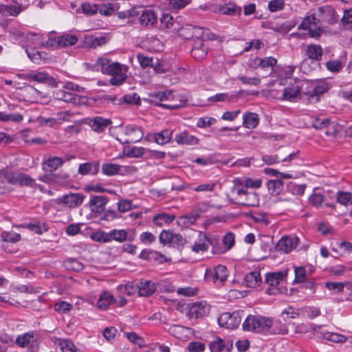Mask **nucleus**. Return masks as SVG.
I'll use <instances>...</instances> for the list:
<instances>
[{"mask_svg": "<svg viewBox=\"0 0 352 352\" xmlns=\"http://www.w3.org/2000/svg\"><path fill=\"white\" fill-rule=\"evenodd\" d=\"M93 67L103 74L110 76L109 83L111 85L120 86L126 80L128 67L118 62H113L107 56L98 58Z\"/></svg>", "mask_w": 352, "mask_h": 352, "instance_id": "f257e3e1", "label": "nucleus"}, {"mask_svg": "<svg viewBox=\"0 0 352 352\" xmlns=\"http://www.w3.org/2000/svg\"><path fill=\"white\" fill-rule=\"evenodd\" d=\"M228 271L225 265H218L206 270L204 278L208 282L222 285L227 280Z\"/></svg>", "mask_w": 352, "mask_h": 352, "instance_id": "f03ea898", "label": "nucleus"}, {"mask_svg": "<svg viewBox=\"0 0 352 352\" xmlns=\"http://www.w3.org/2000/svg\"><path fill=\"white\" fill-rule=\"evenodd\" d=\"M123 135L126 138H118V140L122 144H131L140 142L144 137V132L140 126L129 124L124 127Z\"/></svg>", "mask_w": 352, "mask_h": 352, "instance_id": "7ed1b4c3", "label": "nucleus"}, {"mask_svg": "<svg viewBox=\"0 0 352 352\" xmlns=\"http://www.w3.org/2000/svg\"><path fill=\"white\" fill-rule=\"evenodd\" d=\"M218 324L226 329H236L241 321V311H236L232 313L224 312L218 318Z\"/></svg>", "mask_w": 352, "mask_h": 352, "instance_id": "20e7f679", "label": "nucleus"}, {"mask_svg": "<svg viewBox=\"0 0 352 352\" xmlns=\"http://www.w3.org/2000/svg\"><path fill=\"white\" fill-rule=\"evenodd\" d=\"M309 82L306 80H294V83L284 89L283 98L284 100H292L300 92H304L308 88Z\"/></svg>", "mask_w": 352, "mask_h": 352, "instance_id": "39448f33", "label": "nucleus"}, {"mask_svg": "<svg viewBox=\"0 0 352 352\" xmlns=\"http://www.w3.org/2000/svg\"><path fill=\"white\" fill-rule=\"evenodd\" d=\"M266 320L267 318L250 315L243 322V329L256 333L266 331Z\"/></svg>", "mask_w": 352, "mask_h": 352, "instance_id": "423d86ee", "label": "nucleus"}, {"mask_svg": "<svg viewBox=\"0 0 352 352\" xmlns=\"http://www.w3.org/2000/svg\"><path fill=\"white\" fill-rule=\"evenodd\" d=\"M217 243V239L215 237L199 232L197 239L192 246V250L195 253H203L208 251L210 245H212L214 249Z\"/></svg>", "mask_w": 352, "mask_h": 352, "instance_id": "0eeeda50", "label": "nucleus"}, {"mask_svg": "<svg viewBox=\"0 0 352 352\" xmlns=\"http://www.w3.org/2000/svg\"><path fill=\"white\" fill-rule=\"evenodd\" d=\"M28 40H32L33 44L37 45L42 43L43 45L47 48L52 50L60 48V43L59 42V36H54L50 35L47 40L45 41H41V36L35 32H28L26 34Z\"/></svg>", "mask_w": 352, "mask_h": 352, "instance_id": "6e6552de", "label": "nucleus"}, {"mask_svg": "<svg viewBox=\"0 0 352 352\" xmlns=\"http://www.w3.org/2000/svg\"><path fill=\"white\" fill-rule=\"evenodd\" d=\"M173 137V131L165 129L157 133H150L145 136V140L151 142H155L158 145L163 146L168 144Z\"/></svg>", "mask_w": 352, "mask_h": 352, "instance_id": "1a4fd4ad", "label": "nucleus"}, {"mask_svg": "<svg viewBox=\"0 0 352 352\" xmlns=\"http://www.w3.org/2000/svg\"><path fill=\"white\" fill-rule=\"evenodd\" d=\"M15 5L0 4V12L3 14H9L16 16L23 10L26 9L29 5L28 0H12Z\"/></svg>", "mask_w": 352, "mask_h": 352, "instance_id": "9d476101", "label": "nucleus"}, {"mask_svg": "<svg viewBox=\"0 0 352 352\" xmlns=\"http://www.w3.org/2000/svg\"><path fill=\"white\" fill-rule=\"evenodd\" d=\"M299 238L294 235L282 236L276 243V249L279 252L289 253L296 248Z\"/></svg>", "mask_w": 352, "mask_h": 352, "instance_id": "9b49d317", "label": "nucleus"}, {"mask_svg": "<svg viewBox=\"0 0 352 352\" xmlns=\"http://www.w3.org/2000/svg\"><path fill=\"white\" fill-rule=\"evenodd\" d=\"M85 197V195L82 193L69 192L60 197L58 201L65 207L75 208L83 203Z\"/></svg>", "mask_w": 352, "mask_h": 352, "instance_id": "f8f14e48", "label": "nucleus"}, {"mask_svg": "<svg viewBox=\"0 0 352 352\" xmlns=\"http://www.w3.org/2000/svg\"><path fill=\"white\" fill-rule=\"evenodd\" d=\"M16 343L19 346L28 347L33 351L38 346V336L33 331L25 333L17 337Z\"/></svg>", "mask_w": 352, "mask_h": 352, "instance_id": "ddd939ff", "label": "nucleus"}, {"mask_svg": "<svg viewBox=\"0 0 352 352\" xmlns=\"http://www.w3.org/2000/svg\"><path fill=\"white\" fill-rule=\"evenodd\" d=\"M210 307L206 301H197L190 305L188 314L191 318H201L208 315Z\"/></svg>", "mask_w": 352, "mask_h": 352, "instance_id": "4468645a", "label": "nucleus"}, {"mask_svg": "<svg viewBox=\"0 0 352 352\" xmlns=\"http://www.w3.org/2000/svg\"><path fill=\"white\" fill-rule=\"evenodd\" d=\"M8 179L12 184L34 187L36 182L30 176L23 173H14L8 176Z\"/></svg>", "mask_w": 352, "mask_h": 352, "instance_id": "2eb2a0df", "label": "nucleus"}, {"mask_svg": "<svg viewBox=\"0 0 352 352\" xmlns=\"http://www.w3.org/2000/svg\"><path fill=\"white\" fill-rule=\"evenodd\" d=\"M109 198L105 196L95 195L90 198L87 204L91 212L100 214L104 211Z\"/></svg>", "mask_w": 352, "mask_h": 352, "instance_id": "dca6fc26", "label": "nucleus"}, {"mask_svg": "<svg viewBox=\"0 0 352 352\" xmlns=\"http://www.w3.org/2000/svg\"><path fill=\"white\" fill-rule=\"evenodd\" d=\"M182 31H187L188 32L187 37H195L198 41H203L206 39H210V32L208 29H204L199 26L187 25L186 28H182Z\"/></svg>", "mask_w": 352, "mask_h": 352, "instance_id": "f3484780", "label": "nucleus"}, {"mask_svg": "<svg viewBox=\"0 0 352 352\" xmlns=\"http://www.w3.org/2000/svg\"><path fill=\"white\" fill-rule=\"evenodd\" d=\"M232 347V340H223L219 337L216 338L209 344V348L211 352H229Z\"/></svg>", "mask_w": 352, "mask_h": 352, "instance_id": "a211bd4d", "label": "nucleus"}, {"mask_svg": "<svg viewBox=\"0 0 352 352\" xmlns=\"http://www.w3.org/2000/svg\"><path fill=\"white\" fill-rule=\"evenodd\" d=\"M55 100L70 102L73 104H79L81 97L78 95L69 91L63 87V89H58L54 92Z\"/></svg>", "mask_w": 352, "mask_h": 352, "instance_id": "6ab92c4d", "label": "nucleus"}, {"mask_svg": "<svg viewBox=\"0 0 352 352\" xmlns=\"http://www.w3.org/2000/svg\"><path fill=\"white\" fill-rule=\"evenodd\" d=\"M233 182L234 185L230 188L229 196L234 203L240 204L248 187L241 184L239 179H234Z\"/></svg>", "mask_w": 352, "mask_h": 352, "instance_id": "aec40b11", "label": "nucleus"}, {"mask_svg": "<svg viewBox=\"0 0 352 352\" xmlns=\"http://www.w3.org/2000/svg\"><path fill=\"white\" fill-rule=\"evenodd\" d=\"M318 15L320 20L333 24L338 21L336 11L329 6H321L318 8Z\"/></svg>", "mask_w": 352, "mask_h": 352, "instance_id": "412c9836", "label": "nucleus"}, {"mask_svg": "<svg viewBox=\"0 0 352 352\" xmlns=\"http://www.w3.org/2000/svg\"><path fill=\"white\" fill-rule=\"evenodd\" d=\"M175 141L179 145L195 146L199 143V140L196 136L190 134L186 131L177 133Z\"/></svg>", "mask_w": 352, "mask_h": 352, "instance_id": "4be33fe9", "label": "nucleus"}, {"mask_svg": "<svg viewBox=\"0 0 352 352\" xmlns=\"http://www.w3.org/2000/svg\"><path fill=\"white\" fill-rule=\"evenodd\" d=\"M266 331L273 334H286L288 332V329L285 323L279 320H273L271 318H267L266 320Z\"/></svg>", "mask_w": 352, "mask_h": 352, "instance_id": "5701e85b", "label": "nucleus"}, {"mask_svg": "<svg viewBox=\"0 0 352 352\" xmlns=\"http://www.w3.org/2000/svg\"><path fill=\"white\" fill-rule=\"evenodd\" d=\"M29 79L41 83H45L52 87L57 86V81L45 72H32L29 74Z\"/></svg>", "mask_w": 352, "mask_h": 352, "instance_id": "b1692460", "label": "nucleus"}, {"mask_svg": "<svg viewBox=\"0 0 352 352\" xmlns=\"http://www.w3.org/2000/svg\"><path fill=\"white\" fill-rule=\"evenodd\" d=\"M308 87L310 88V90L307 89L305 91V94H310L311 96H319L326 91H327L330 86L329 85L324 81H320L318 82H310L308 85Z\"/></svg>", "mask_w": 352, "mask_h": 352, "instance_id": "393cba45", "label": "nucleus"}, {"mask_svg": "<svg viewBox=\"0 0 352 352\" xmlns=\"http://www.w3.org/2000/svg\"><path fill=\"white\" fill-rule=\"evenodd\" d=\"M240 205L256 207L259 205V197L258 194L252 189L246 188L243 196Z\"/></svg>", "mask_w": 352, "mask_h": 352, "instance_id": "a878e982", "label": "nucleus"}, {"mask_svg": "<svg viewBox=\"0 0 352 352\" xmlns=\"http://www.w3.org/2000/svg\"><path fill=\"white\" fill-rule=\"evenodd\" d=\"M139 296L147 297L152 295L156 290V286L151 280H144L137 285Z\"/></svg>", "mask_w": 352, "mask_h": 352, "instance_id": "bb28decb", "label": "nucleus"}, {"mask_svg": "<svg viewBox=\"0 0 352 352\" xmlns=\"http://www.w3.org/2000/svg\"><path fill=\"white\" fill-rule=\"evenodd\" d=\"M116 301L114 296L108 291L102 292L96 302V307L102 310H106Z\"/></svg>", "mask_w": 352, "mask_h": 352, "instance_id": "cd10ccee", "label": "nucleus"}, {"mask_svg": "<svg viewBox=\"0 0 352 352\" xmlns=\"http://www.w3.org/2000/svg\"><path fill=\"white\" fill-rule=\"evenodd\" d=\"M112 123L110 119L97 116L90 120L89 125L96 132H102L109 124Z\"/></svg>", "mask_w": 352, "mask_h": 352, "instance_id": "c85d7f7f", "label": "nucleus"}, {"mask_svg": "<svg viewBox=\"0 0 352 352\" xmlns=\"http://www.w3.org/2000/svg\"><path fill=\"white\" fill-rule=\"evenodd\" d=\"M157 15L152 10H141V15L140 16V21L142 25L144 26H153L157 22Z\"/></svg>", "mask_w": 352, "mask_h": 352, "instance_id": "c756f323", "label": "nucleus"}, {"mask_svg": "<svg viewBox=\"0 0 352 352\" xmlns=\"http://www.w3.org/2000/svg\"><path fill=\"white\" fill-rule=\"evenodd\" d=\"M332 250L340 256H344L352 252V243L337 241L332 245Z\"/></svg>", "mask_w": 352, "mask_h": 352, "instance_id": "7c9ffc66", "label": "nucleus"}, {"mask_svg": "<svg viewBox=\"0 0 352 352\" xmlns=\"http://www.w3.org/2000/svg\"><path fill=\"white\" fill-rule=\"evenodd\" d=\"M322 52V47L316 44H309L307 45L305 50V53L307 58L317 61L321 60Z\"/></svg>", "mask_w": 352, "mask_h": 352, "instance_id": "2f4dec72", "label": "nucleus"}, {"mask_svg": "<svg viewBox=\"0 0 352 352\" xmlns=\"http://www.w3.org/2000/svg\"><path fill=\"white\" fill-rule=\"evenodd\" d=\"M175 219L174 214L161 212L153 217V222L157 226L163 227L170 225Z\"/></svg>", "mask_w": 352, "mask_h": 352, "instance_id": "473e14b6", "label": "nucleus"}, {"mask_svg": "<svg viewBox=\"0 0 352 352\" xmlns=\"http://www.w3.org/2000/svg\"><path fill=\"white\" fill-rule=\"evenodd\" d=\"M259 123L258 116L255 113L245 112L243 115V126L248 129H255Z\"/></svg>", "mask_w": 352, "mask_h": 352, "instance_id": "72a5a7b5", "label": "nucleus"}, {"mask_svg": "<svg viewBox=\"0 0 352 352\" xmlns=\"http://www.w3.org/2000/svg\"><path fill=\"white\" fill-rule=\"evenodd\" d=\"M286 275L287 273L283 272L267 273L265 275V283L271 287H276L283 280Z\"/></svg>", "mask_w": 352, "mask_h": 352, "instance_id": "f704fd0d", "label": "nucleus"}, {"mask_svg": "<svg viewBox=\"0 0 352 352\" xmlns=\"http://www.w3.org/2000/svg\"><path fill=\"white\" fill-rule=\"evenodd\" d=\"M319 338L334 343L341 344L344 343L347 340L346 337L342 334L329 331H321Z\"/></svg>", "mask_w": 352, "mask_h": 352, "instance_id": "c9c22d12", "label": "nucleus"}, {"mask_svg": "<svg viewBox=\"0 0 352 352\" xmlns=\"http://www.w3.org/2000/svg\"><path fill=\"white\" fill-rule=\"evenodd\" d=\"M261 283V276L258 271H253L245 275L244 277L245 285L251 288H254Z\"/></svg>", "mask_w": 352, "mask_h": 352, "instance_id": "e433bc0d", "label": "nucleus"}, {"mask_svg": "<svg viewBox=\"0 0 352 352\" xmlns=\"http://www.w3.org/2000/svg\"><path fill=\"white\" fill-rule=\"evenodd\" d=\"M217 12H221L226 15H234L235 14H240L241 9L235 3L229 2L225 5L217 6Z\"/></svg>", "mask_w": 352, "mask_h": 352, "instance_id": "4c0bfd02", "label": "nucleus"}, {"mask_svg": "<svg viewBox=\"0 0 352 352\" xmlns=\"http://www.w3.org/2000/svg\"><path fill=\"white\" fill-rule=\"evenodd\" d=\"M63 164V160L59 157H50L46 160L43 164V169L53 172Z\"/></svg>", "mask_w": 352, "mask_h": 352, "instance_id": "58836bf2", "label": "nucleus"}, {"mask_svg": "<svg viewBox=\"0 0 352 352\" xmlns=\"http://www.w3.org/2000/svg\"><path fill=\"white\" fill-rule=\"evenodd\" d=\"M235 237L233 233L228 232L227 233L223 238V244L225 248V250L221 249H215L212 250L213 253L214 254H222L225 251L230 250L233 245H234Z\"/></svg>", "mask_w": 352, "mask_h": 352, "instance_id": "ea45409f", "label": "nucleus"}, {"mask_svg": "<svg viewBox=\"0 0 352 352\" xmlns=\"http://www.w3.org/2000/svg\"><path fill=\"white\" fill-rule=\"evenodd\" d=\"M207 54L206 49L201 41H197L191 50V55L197 60H203Z\"/></svg>", "mask_w": 352, "mask_h": 352, "instance_id": "a19ab883", "label": "nucleus"}, {"mask_svg": "<svg viewBox=\"0 0 352 352\" xmlns=\"http://www.w3.org/2000/svg\"><path fill=\"white\" fill-rule=\"evenodd\" d=\"M122 152L125 156L137 158L145 155L146 148L141 146H127L124 148Z\"/></svg>", "mask_w": 352, "mask_h": 352, "instance_id": "79ce46f5", "label": "nucleus"}, {"mask_svg": "<svg viewBox=\"0 0 352 352\" xmlns=\"http://www.w3.org/2000/svg\"><path fill=\"white\" fill-rule=\"evenodd\" d=\"M127 232L124 229H113L109 231L110 242L112 241L122 243L127 239Z\"/></svg>", "mask_w": 352, "mask_h": 352, "instance_id": "37998d69", "label": "nucleus"}, {"mask_svg": "<svg viewBox=\"0 0 352 352\" xmlns=\"http://www.w3.org/2000/svg\"><path fill=\"white\" fill-rule=\"evenodd\" d=\"M267 189L272 195H278L283 190V182L280 179H271L267 184Z\"/></svg>", "mask_w": 352, "mask_h": 352, "instance_id": "c03bdc74", "label": "nucleus"}, {"mask_svg": "<svg viewBox=\"0 0 352 352\" xmlns=\"http://www.w3.org/2000/svg\"><path fill=\"white\" fill-rule=\"evenodd\" d=\"M58 36L61 47L74 45L78 41V37L72 34L64 33L63 35Z\"/></svg>", "mask_w": 352, "mask_h": 352, "instance_id": "a18cd8bd", "label": "nucleus"}, {"mask_svg": "<svg viewBox=\"0 0 352 352\" xmlns=\"http://www.w3.org/2000/svg\"><path fill=\"white\" fill-rule=\"evenodd\" d=\"M91 239L99 243H110L109 232H107L104 230H97L90 235Z\"/></svg>", "mask_w": 352, "mask_h": 352, "instance_id": "49530a36", "label": "nucleus"}, {"mask_svg": "<svg viewBox=\"0 0 352 352\" xmlns=\"http://www.w3.org/2000/svg\"><path fill=\"white\" fill-rule=\"evenodd\" d=\"M199 218L198 214H186L182 216L178 219V224L182 227H189L193 225Z\"/></svg>", "mask_w": 352, "mask_h": 352, "instance_id": "de8ad7c7", "label": "nucleus"}, {"mask_svg": "<svg viewBox=\"0 0 352 352\" xmlns=\"http://www.w3.org/2000/svg\"><path fill=\"white\" fill-rule=\"evenodd\" d=\"M64 265L65 267L69 270L75 272H80L83 270V264L78 259L74 258H69L67 259Z\"/></svg>", "mask_w": 352, "mask_h": 352, "instance_id": "09e8293b", "label": "nucleus"}, {"mask_svg": "<svg viewBox=\"0 0 352 352\" xmlns=\"http://www.w3.org/2000/svg\"><path fill=\"white\" fill-rule=\"evenodd\" d=\"M121 166L116 164L107 163L102 166V172L107 176H113L119 173Z\"/></svg>", "mask_w": 352, "mask_h": 352, "instance_id": "8fccbe9b", "label": "nucleus"}, {"mask_svg": "<svg viewBox=\"0 0 352 352\" xmlns=\"http://www.w3.org/2000/svg\"><path fill=\"white\" fill-rule=\"evenodd\" d=\"M316 17L315 14H311L304 18L301 24L299 25L298 29L305 30H311L317 25Z\"/></svg>", "mask_w": 352, "mask_h": 352, "instance_id": "3c124183", "label": "nucleus"}, {"mask_svg": "<svg viewBox=\"0 0 352 352\" xmlns=\"http://www.w3.org/2000/svg\"><path fill=\"white\" fill-rule=\"evenodd\" d=\"M23 119V116L21 113H6L0 111V121L1 122H21Z\"/></svg>", "mask_w": 352, "mask_h": 352, "instance_id": "603ef678", "label": "nucleus"}, {"mask_svg": "<svg viewBox=\"0 0 352 352\" xmlns=\"http://www.w3.org/2000/svg\"><path fill=\"white\" fill-rule=\"evenodd\" d=\"M337 201L344 206L352 204V194L348 192L339 191L337 192Z\"/></svg>", "mask_w": 352, "mask_h": 352, "instance_id": "864d4df0", "label": "nucleus"}, {"mask_svg": "<svg viewBox=\"0 0 352 352\" xmlns=\"http://www.w3.org/2000/svg\"><path fill=\"white\" fill-rule=\"evenodd\" d=\"M1 237L3 241L8 243H15L21 239V235L13 231H5L1 234Z\"/></svg>", "mask_w": 352, "mask_h": 352, "instance_id": "5fc2aeb1", "label": "nucleus"}, {"mask_svg": "<svg viewBox=\"0 0 352 352\" xmlns=\"http://www.w3.org/2000/svg\"><path fill=\"white\" fill-rule=\"evenodd\" d=\"M216 122L217 120L214 118L208 116L201 117L198 118L196 126L198 128L204 129L210 126L211 125L214 124Z\"/></svg>", "mask_w": 352, "mask_h": 352, "instance_id": "6e6d98bb", "label": "nucleus"}, {"mask_svg": "<svg viewBox=\"0 0 352 352\" xmlns=\"http://www.w3.org/2000/svg\"><path fill=\"white\" fill-rule=\"evenodd\" d=\"M82 12L86 15H94L98 11L97 4H91L89 3H82L80 6Z\"/></svg>", "mask_w": 352, "mask_h": 352, "instance_id": "4d7b16f0", "label": "nucleus"}, {"mask_svg": "<svg viewBox=\"0 0 352 352\" xmlns=\"http://www.w3.org/2000/svg\"><path fill=\"white\" fill-rule=\"evenodd\" d=\"M120 100L126 104H139L140 103V96L134 92L125 94Z\"/></svg>", "mask_w": 352, "mask_h": 352, "instance_id": "13d9d810", "label": "nucleus"}, {"mask_svg": "<svg viewBox=\"0 0 352 352\" xmlns=\"http://www.w3.org/2000/svg\"><path fill=\"white\" fill-rule=\"evenodd\" d=\"M256 60L258 61V66L263 69L267 67L272 68L277 63V60L272 56L257 58Z\"/></svg>", "mask_w": 352, "mask_h": 352, "instance_id": "bf43d9fd", "label": "nucleus"}, {"mask_svg": "<svg viewBox=\"0 0 352 352\" xmlns=\"http://www.w3.org/2000/svg\"><path fill=\"white\" fill-rule=\"evenodd\" d=\"M72 309V305L66 301H58L54 305V310L60 314H67Z\"/></svg>", "mask_w": 352, "mask_h": 352, "instance_id": "052dcab7", "label": "nucleus"}, {"mask_svg": "<svg viewBox=\"0 0 352 352\" xmlns=\"http://www.w3.org/2000/svg\"><path fill=\"white\" fill-rule=\"evenodd\" d=\"M325 287L334 294H338L343 292L344 284L341 282H327L325 283Z\"/></svg>", "mask_w": 352, "mask_h": 352, "instance_id": "680f3d73", "label": "nucleus"}, {"mask_svg": "<svg viewBox=\"0 0 352 352\" xmlns=\"http://www.w3.org/2000/svg\"><path fill=\"white\" fill-rule=\"evenodd\" d=\"M295 281L296 283H303L307 278V271L305 267H296L294 269Z\"/></svg>", "mask_w": 352, "mask_h": 352, "instance_id": "e2e57ef3", "label": "nucleus"}, {"mask_svg": "<svg viewBox=\"0 0 352 352\" xmlns=\"http://www.w3.org/2000/svg\"><path fill=\"white\" fill-rule=\"evenodd\" d=\"M234 98V96L233 94L230 95L228 93H219L211 96L209 100L212 102L232 101Z\"/></svg>", "mask_w": 352, "mask_h": 352, "instance_id": "0e129e2a", "label": "nucleus"}, {"mask_svg": "<svg viewBox=\"0 0 352 352\" xmlns=\"http://www.w3.org/2000/svg\"><path fill=\"white\" fill-rule=\"evenodd\" d=\"M174 232L170 230H162L160 234L159 240L164 245H170Z\"/></svg>", "mask_w": 352, "mask_h": 352, "instance_id": "69168bd1", "label": "nucleus"}, {"mask_svg": "<svg viewBox=\"0 0 352 352\" xmlns=\"http://www.w3.org/2000/svg\"><path fill=\"white\" fill-rule=\"evenodd\" d=\"M326 67L329 72L337 73L341 70L342 65L339 60H332L326 63Z\"/></svg>", "mask_w": 352, "mask_h": 352, "instance_id": "338daca9", "label": "nucleus"}, {"mask_svg": "<svg viewBox=\"0 0 352 352\" xmlns=\"http://www.w3.org/2000/svg\"><path fill=\"white\" fill-rule=\"evenodd\" d=\"M206 349V345L200 342H190L188 345L189 352H203Z\"/></svg>", "mask_w": 352, "mask_h": 352, "instance_id": "774afa93", "label": "nucleus"}]
</instances>
